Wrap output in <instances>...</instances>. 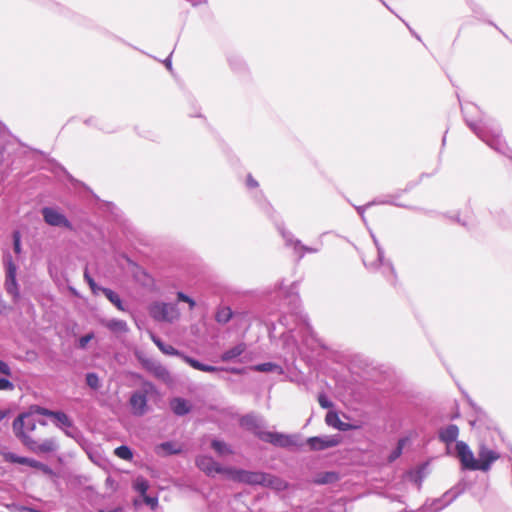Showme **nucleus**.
Here are the masks:
<instances>
[{
	"label": "nucleus",
	"instance_id": "18",
	"mask_svg": "<svg viewBox=\"0 0 512 512\" xmlns=\"http://www.w3.org/2000/svg\"><path fill=\"white\" fill-rule=\"evenodd\" d=\"M246 351L245 343H238L234 347L226 350L221 355V360L223 362H242L240 357Z\"/></svg>",
	"mask_w": 512,
	"mask_h": 512
},
{
	"label": "nucleus",
	"instance_id": "32",
	"mask_svg": "<svg viewBox=\"0 0 512 512\" xmlns=\"http://www.w3.org/2000/svg\"><path fill=\"white\" fill-rule=\"evenodd\" d=\"M338 480V475L335 472H325L319 475L315 482L318 484H328Z\"/></svg>",
	"mask_w": 512,
	"mask_h": 512
},
{
	"label": "nucleus",
	"instance_id": "29",
	"mask_svg": "<svg viewBox=\"0 0 512 512\" xmlns=\"http://www.w3.org/2000/svg\"><path fill=\"white\" fill-rule=\"evenodd\" d=\"M133 487L142 496L146 494L149 488V483L144 477L138 476L133 482Z\"/></svg>",
	"mask_w": 512,
	"mask_h": 512
},
{
	"label": "nucleus",
	"instance_id": "26",
	"mask_svg": "<svg viewBox=\"0 0 512 512\" xmlns=\"http://www.w3.org/2000/svg\"><path fill=\"white\" fill-rule=\"evenodd\" d=\"M457 494L455 492L449 491L446 494H444L442 499L436 500L434 504V511H438L448 505L450 502H452L456 498Z\"/></svg>",
	"mask_w": 512,
	"mask_h": 512
},
{
	"label": "nucleus",
	"instance_id": "9",
	"mask_svg": "<svg viewBox=\"0 0 512 512\" xmlns=\"http://www.w3.org/2000/svg\"><path fill=\"white\" fill-rule=\"evenodd\" d=\"M477 455L478 466H476V468H478L479 471L484 472L490 470L492 464L500 458V453L497 450L490 448L484 442L480 443Z\"/></svg>",
	"mask_w": 512,
	"mask_h": 512
},
{
	"label": "nucleus",
	"instance_id": "34",
	"mask_svg": "<svg viewBox=\"0 0 512 512\" xmlns=\"http://www.w3.org/2000/svg\"><path fill=\"white\" fill-rule=\"evenodd\" d=\"M325 421L328 426H331L333 428H337V426L340 424L341 420L338 416V414L334 411H329L326 414Z\"/></svg>",
	"mask_w": 512,
	"mask_h": 512
},
{
	"label": "nucleus",
	"instance_id": "30",
	"mask_svg": "<svg viewBox=\"0 0 512 512\" xmlns=\"http://www.w3.org/2000/svg\"><path fill=\"white\" fill-rule=\"evenodd\" d=\"M232 318V311L229 307H222L216 313V321L221 324L227 323Z\"/></svg>",
	"mask_w": 512,
	"mask_h": 512
},
{
	"label": "nucleus",
	"instance_id": "15",
	"mask_svg": "<svg viewBox=\"0 0 512 512\" xmlns=\"http://www.w3.org/2000/svg\"><path fill=\"white\" fill-rule=\"evenodd\" d=\"M281 234L285 240L287 246H290L294 249L295 253L299 254V257L302 258L305 253H317L319 248L308 247L298 239H294L291 232L281 231Z\"/></svg>",
	"mask_w": 512,
	"mask_h": 512
},
{
	"label": "nucleus",
	"instance_id": "7",
	"mask_svg": "<svg viewBox=\"0 0 512 512\" xmlns=\"http://www.w3.org/2000/svg\"><path fill=\"white\" fill-rule=\"evenodd\" d=\"M267 473L253 472L242 469H228L227 477L241 483L249 485H264Z\"/></svg>",
	"mask_w": 512,
	"mask_h": 512
},
{
	"label": "nucleus",
	"instance_id": "8",
	"mask_svg": "<svg viewBox=\"0 0 512 512\" xmlns=\"http://www.w3.org/2000/svg\"><path fill=\"white\" fill-rule=\"evenodd\" d=\"M258 437L264 442H268L275 446L283 448L299 445L298 438L295 435H287L278 432L264 431L259 432Z\"/></svg>",
	"mask_w": 512,
	"mask_h": 512
},
{
	"label": "nucleus",
	"instance_id": "57",
	"mask_svg": "<svg viewBox=\"0 0 512 512\" xmlns=\"http://www.w3.org/2000/svg\"><path fill=\"white\" fill-rule=\"evenodd\" d=\"M4 418V414L0 411V421Z\"/></svg>",
	"mask_w": 512,
	"mask_h": 512
},
{
	"label": "nucleus",
	"instance_id": "2",
	"mask_svg": "<svg viewBox=\"0 0 512 512\" xmlns=\"http://www.w3.org/2000/svg\"><path fill=\"white\" fill-rule=\"evenodd\" d=\"M151 339L155 343V345L161 350L162 353L170 356H178L194 369L209 373H213L214 371L219 370V368H217L216 366L203 364L198 360L183 354L179 350L175 349L173 346L163 343L161 339L156 337L155 335H152Z\"/></svg>",
	"mask_w": 512,
	"mask_h": 512
},
{
	"label": "nucleus",
	"instance_id": "39",
	"mask_svg": "<svg viewBox=\"0 0 512 512\" xmlns=\"http://www.w3.org/2000/svg\"><path fill=\"white\" fill-rule=\"evenodd\" d=\"M93 337H94L93 333H89V334L82 336L79 339V347L85 348L87 346V344L93 339Z\"/></svg>",
	"mask_w": 512,
	"mask_h": 512
},
{
	"label": "nucleus",
	"instance_id": "22",
	"mask_svg": "<svg viewBox=\"0 0 512 512\" xmlns=\"http://www.w3.org/2000/svg\"><path fill=\"white\" fill-rule=\"evenodd\" d=\"M373 242L377 248L378 261L380 262L382 268L384 269V273L388 272L391 276H394V268L389 261H385L384 259V250L380 247L379 242L375 235L372 234Z\"/></svg>",
	"mask_w": 512,
	"mask_h": 512
},
{
	"label": "nucleus",
	"instance_id": "31",
	"mask_svg": "<svg viewBox=\"0 0 512 512\" xmlns=\"http://www.w3.org/2000/svg\"><path fill=\"white\" fill-rule=\"evenodd\" d=\"M211 446L221 456L232 453L229 446L223 441L213 440Z\"/></svg>",
	"mask_w": 512,
	"mask_h": 512
},
{
	"label": "nucleus",
	"instance_id": "11",
	"mask_svg": "<svg viewBox=\"0 0 512 512\" xmlns=\"http://www.w3.org/2000/svg\"><path fill=\"white\" fill-rule=\"evenodd\" d=\"M456 452L464 469L478 470V468H476V466H478L477 458L474 457L473 452L465 442H456Z\"/></svg>",
	"mask_w": 512,
	"mask_h": 512
},
{
	"label": "nucleus",
	"instance_id": "33",
	"mask_svg": "<svg viewBox=\"0 0 512 512\" xmlns=\"http://www.w3.org/2000/svg\"><path fill=\"white\" fill-rule=\"evenodd\" d=\"M115 455L123 460H131L133 453L128 446L122 445L115 449Z\"/></svg>",
	"mask_w": 512,
	"mask_h": 512
},
{
	"label": "nucleus",
	"instance_id": "50",
	"mask_svg": "<svg viewBox=\"0 0 512 512\" xmlns=\"http://www.w3.org/2000/svg\"><path fill=\"white\" fill-rule=\"evenodd\" d=\"M142 275L145 277V281L143 282V285L148 286L152 282L151 277L149 275H147L145 272H142Z\"/></svg>",
	"mask_w": 512,
	"mask_h": 512
},
{
	"label": "nucleus",
	"instance_id": "12",
	"mask_svg": "<svg viewBox=\"0 0 512 512\" xmlns=\"http://www.w3.org/2000/svg\"><path fill=\"white\" fill-rule=\"evenodd\" d=\"M340 442V435L316 436L307 439V444L309 445L310 449L315 451L335 447L339 445Z\"/></svg>",
	"mask_w": 512,
	"mask_h": 512
},
{
	"label": "nucleus",
	"instance_id": "54",
	"mask_svg": "<svg viewBox=\"0 0 512 512\" xmlns=\"http://www.w3.org/2000/svg\"><path fill=\"white\" fill-rule=\"evenodd\" d=\"M99 512H123L121 508H115L113 510H100Z\"/></svg>",
	"mask_w": 512,
	"mask_h": 512
},
{
	"label": "nucleus",
	"instance_id": "6",
	"mask_svg": "<svg viewBox=\"0 0 512 512\" xmlns=\"http://www.w3.org/2000/svg\"><path fill=\"white\" fill-rule=\"evenodd\" d=\"M4 263L6 267L5 290L13 298V301L17 302L20 298L19 285L16 280L17 267L13 263L11 255L5 256Z\"/></svg>",
	"mask_w": 512,
	"mask_h": 512
},
{
	"label": "nucleus",
	"instance_id": "21",
	"mask_svg": "<svg viewBox=\"0 0 512 512\" xmlns=\"http://www.w3.org/2000/svg\"><path fill=\"white\" fill-rule=\"evenodd\" d=\"M172 411L178 415L183 416L189 413L191 406L189 402L183 398H174L170 403Z\"/></svg>",
	"mask_w": 512,
	"mask_h": 512
},
{
	"label": "nucleus",
	"instance_id": "44",
	"mask_svg": "<svg viewBox=\"0 0 512 512\" xmlns=\"http://www.w3.org/2000/svg\"><path fill=\"white\" fill-rule=\"evenodd\" d=\"M0 373L9 375L10 374V367L7 363L0 361Z\"/></svg>",
	"mask_w": 512,
	"mask_h": 512
},
{
	"label": "nucleus",
	"instance_id": "58",
	"mask_svg": "<svg viewBox=\"0 0 512 512\" xmlns=\"http://www.w3.org/2000/svg\"><path fill=\"white\" fill-rule=\"evenodd\" d=\"M134 504H135V505H139V501H138V500H135V501H134Z\"/></svg>",
	"mask_w": 512,
	"mask_h": 512
},
{
	"label": "nucleus",
	"instance_id": "10",
	"mask_svg": "<svg viewBox=\"0 0 512 512\" xmlns=\"http://www.w3.org/2000/svg\"><path fill=\"white\" fill-rule=\"evenodd\" d=\"M36 428V422L30 415H20L13 421V431L25 445V438Z\"/></svg>",
	"mask_w": 512,
	"mask_h": 512
},
{
	"label": "nucleus",
	"instance_id": "24",
	"mask_svg": "<svg viewBox=\"0 0 512 512\" xmlns=\"http://www.w3.org/2000/svg\"><path fill=\"white\" fill-rule=\"evenodd\" d=\"M263 486L270 487L277 491H283L288 487V484L286 481H284L283 479H281L279 477H276V476H273L270 474H266V478H265Z\"/></svg>",
	"mask_w": 512,
	"mask_h": 512
},
{
	"label": "nucleus",
	"instance_id": "17",
	"mask_svg": "<svg viewBox=\"0 0 512 512\" xmlns=\"http://www.w3.org/2000/svg\"><path fill=\"white\" fill-rule=\"evenodd\" d=\"M25 445L34 452L48 453L58 449V444L54 439H46L41 443L36 442L31 437L25 438Z\"/></svg>",
	"mask_w": 512,
	"mask_h": 512
},
{
	"label": "nucleus",
	"instance_id": "27",
	"mask_svg": "<svg viewBox=\"0 0 512 512\" xmlns=\"http://www.w3.org/2000/svg\"><path fill=\"white\" fill-rule=\"evenodd\" d=\"M102 293L107 297V299L117 307L120 311H125V308L122 305V301L118 294H116L111 289H103Z\"/></svg>",
	"mask_w": 512,
	"mask_h": 512
},
{
	"label": "nucleus",
	"instance_id": "43",
	"mask_svg": "<svg viewBox=\"0 0 512 512\" xmlns=\"http://www.w3.org/2000/svg\"><path fill=\"white\" fill-rule=\"evenodd\" d=\"M60 411H52L47 408H41L39 410V413L43 416H47L52 419V421L55 419V415H58Z\"/></svg>",
	"mask_w": 512,
	"mask_h": 512
},
{
	"label": "nucleus",
	"instance_id": "1",
	"mask_svg": "<svg viewBox=\"0 0 512 512\" xmlns=\"http://www.w3.org/2000/svg\"><path fill=\"white\" fill-rule=\"evenodd\" d=\"M477 110L478 108L474 104H466L462 107L467 125L492 149L510 157V150L501 138L499 127L492 120L484 118L480 112L476 119L470 117V114Z\"/></svg>",
	"mask_w": 512,
	"mask_h": 512
},
{
	"label": "nucleus",
	"instance_id": "45",
	"mask_svg": "<svg viewBox=\"0 0 512 512\" xmlns=\"http://www.w3.org/2000/svg\"><path fill=\"white\" fill-rule=\"evenodd\" d=\"M11 308L0 298V314H6Z\"/></svg>",
	"mask_w": 512,
	"mask_h": 512
},
{
	"label": "nucleus",
	"instance_id": "37",
	"mask_svg": "<svg viewBox=\"0 0 512 512\" xmlns=\"http://www.w3.org/2000/svg\"><path fill=\"white\" fill-rule=\"evenodd\" d=\"M142 500L143 502L150 506L151 509H155L158 505V498L157 497H151V496H148L146 494L142 495Z\"/></svg>",
	"mask_w": 512,
	"mask_h": 512
},
{
	"label": "nucleus",
	"instance_id": "14",
	"mask_svg": "<svg viewBox=\"0 0 512 512\" xmlns=\"http://www.w3.org/2000/svg\"><path fill=\"white\" fill-rule=\"evenodd\" d=\"M45 222L54 227L71 228L68 219L57 209L51 207H44L41 211Z\"/></svg>",
	"mask_w": 512,
	"mask_h": 512
},
{
	"label": "nucleus",
	"instance_id": "46",
	"mask_svg": "<svg viewBox=\"0 0 512 512\" xmlns=\"http://www.w3.org/2000/svg\"><path fill=\"white\" fill-rule=\"evenodd\" d=\"M247 186L250 188H256L258 187V182L252 176L249 175L247 177Z\"/></svg>",
	"mask_w": 512,
	"mask_h": 512
},
{
	"label": "nucleus",
	"instance_id": "5",
	"mask_svg": "<svg viewBox=\"0 0 512 512\" xmlns=\"http://www.w3.org/2000/svg\"><path fill=\"white\" fill-rule=\"evenodd\" d=\"M155 391V387L150 382H144L141 391L134 392L130 397V405L133 414L142 416L147 411V395Z\"/></svg>",
	"mask_w": 512,
	"mask_h": 512
},
{
	"label": "nucleus",
	"instance_id": "41",
	"mask_svg": "<svg viewBox=\"0 0 512 512\" xmlns=\"http://www.w3.org/2000/svg\"><path fill=\"white\" fill-rule=\"evenodd\" d=\"M14 385L6 378H0V390H13Z\"/></svg>",
	"mask_w": 512,
	"mask_h": 512
},
{
	"label": "nucleus",
	"instance_id": "19",
	"mask_svg": "<svg viewBox=\"0 0 512 512\" xmlns=\"http://www.w3.org/2000/svg\"><path fill=\"white\" fill-rule=\"evenodd\" d=\"M101 324L104 325L114 334H124L128 332V325L124 320L120 319H107L102 320Z\"/></svg>",
	"mask_w": 512,
	"mask_h": 512
},
{
	"label": "nucleus",
	"instance_id": "25",
	"mask_svg": "<svg viewBox=\"0 0 512 512\" xmlns=\"http://www.w3.org/2000/svg\"><path fill=\"white\" fill-rule=\"evenodd\" d=\"M254 370L259 372H277L279 374L283 373L282 367L272 362L258 364L254 367Z\"/></svg>",
	"mask_w": 512,
	"mask_h": 512
},
{
	"label": "nucleus",
	"instance_id": "38",
	"mask_svg": "<svg viewBox=\"0 0 512 512\" xmlns=\"http://www.w3.org/2000/svg\"><path fill=\"white\" fill-rule=\"evenodd\" d=\"M177 298L179 301L188 303L190 309H193L196 305L195 301L192 298H190L188 295L184 294L183 292H178Z\"/></svg>",
	"mask_w": 512,
	"mask_h": 512
},
{
	"label": "nucleus",
	"instance_id": "56",
	"mask_svg": "<svg viewBox=\"0 0 512 512\" xmlns=\"http://www.w3.org/2000/svg\"><path fill=\"white\" fill-rule=\"evenodd\" d=\"M162 447H163L164 449H170V447H171V443H164V444H162Z\"/></svg>",
	"mask_w": 512,
	"mask_h": 512
},
{
	"label": "nucleus",
	"instance_id": "51",
	"mask_svg": "<svg viewBox=\"0 0 512 512\" xmlns=\"http://www.w3.org/2000/svg\"><path fill=\"white\" fill-rule=\"evenodd\" d=\"M103 289H105V288L98 286L96 283H95V287L91 288V290L94 294H98L99 292H102Z\"/></svg>",
	"mask_w": 512,
	"mask_h": 512
},
{
	"label": "nucleus",
	"instance_id": "47",
	"mask_svg": "<svg viewBox=\"0 0 512 512\" xmlns=\"http://www.w3.org/2000/svg\"><path fill=\"white\" fill-rule=\"evenodd\" d=\"M84 278L87 281V283L89 284L90 288L95 287V281L93 280V278L89 275V273L87 271H85V273H84Z\"/></svg>",
	"mask_w": 512,
	"mask_h": 512
},
{
	"label": "nucleus",
	"instance_id": "4",
	"mask_svg": "<svg viewBox=\"0 0 512 512\" xmlns=\"http://www.w3.org/2000/svg\"><path fill=\"white\" fill-rule=\"evenodd\" d=\"M150 316L158 322L172 323L176 321L180 312L176 304L155 301L149 306Z\"/></svg>",
	"mask_w": 512,
	"mask_h": 512
},
{
	"label": "nucleus",
	"instance_id": "53",
	"mask_svg": "<svg viewBox=\"0 0 512 512\" xmlns=\"http://www.w3.org/2000/svg\"><path fill=\"white\" fill-rule=\"evenodd\" d=\"M164 64L165 66L167 67L168 70H172V64H171V59L170 57H168L165 61H164Z\"/></svg>",
	"mask_w": 512,
	"mask_h": 512
},
{
	"label": "nucleus",
	"instance_id": "40",
	"mask_svg": "<svg viewBox=\"0 0 512 512\" xmlns=\"http://www.w3.org/2000/svg\"><path fill=\"white\" fill-rule=\"evenodd\" d=\"M14 251L19 254L21 251V241L19 232H15L13 235Z\"/></svg>",
	"mask_w": 512,
	"mask_h": 512
},
{
	"label": "nucleus",
	"instance_id": "42",
	"mask_svg": "<svg viewBox=\"0 0 512 512\" xmlns=\"http://www.w3.org/2000/svg\"><path fill=\"white\" fill-rule=\"evenodd\" d=\"M318 402L322 408H330L332 402L323 394L319 395Z\"/></svg>",
	"mask_w": 512,
	"mask_h": 512
},
{
	"label": "nucleus",
	"instance_id": "23",
	"mask_svg": "<svg viewBox=\"0 0 512 512\" xmlns=\"http://www.w3.org/2000/svg\"><path fill=\"white\" fill-rule=\"evenodd\" d=\"M240 423L243 427L254 430L262 426L263 420L255 414H248L241 418Z\"/></svg>",
	"mask_w": 512,
	"mask_h": 512
},
{
	"label": "nucleus",
	"instance_id": "52",
	"mask_svg": "<svg viewBox=\"0 0 512 512\" xmlns=\"http://www.w3.org/2000/svg\"><path fill=\"white\" fill-rule=\"evenodd\" d=\"M218 368H219V371H229L231 373H239L240 372V370L236 369V368H231V369H225V368H221V367H218ZM216 372H218V370Z\"/></svg>",
	"mask_w": 512,
	"mask_h": 512
},
{
	"label": "nucleus",
	"instance_id": "3",
	"mask_svg": "<svg viewBox=\"0 0 512 512\" xmlns=\"http://www.w3.org/2000/svg\"><path fill=\"white\" fill-rule=\"evenodd\" d=\"M53 423L56 427L61 429L66 436L74 439L83 449H87L89 446L88 440L83 436L81 431L74 425L72 419L60 411L58 415H55Z\"/></svg>",
	"mask_w": 512,
	"mask_h": 512
},
{
	"label": "nucleus",
	"instance_id": "16",
	"mask_svg": "<svg viewBox=\"0 0 512 512\" xmlns=\"http://www.w3.org/2000/svg\"><path fill=\"white\" fill-rule=\"evenodd\" d=\"M142 364L144 368L151 372L156 378L164 382L171 380L169 371L159 362L153 359H143Z\"/></svg>",
	"mask_w": 512,
	"mask_h": 512
},
{
	"label": "nucleus",
	"instance_id": "36",
	"mask_svg": "<svg viewBox=\"0 0 512 512\" xmlns=\"http://www.w3.org/2000/svg\"><path fill=\"white\" fill-rule=\"evenodd\" d=\"M404 442H405V440H403V439L398 442L397 447L394 449V451L389 456V460L390 461H394L395 459H397L401 455L402 449H403V446H404Z\"/></svg>",
	"mask_w": 512,
	"mask_h": 512
},
{
	"label": "nucleus",
	"instance_id": "28",
	"mask_svg": "<svg viewBox=\"0 0 512 512\" xmlns=\"http://www.w3.org/2000/svg\"><path fill=\"white\" fill-rule=\"evenodd\" d=\"M12 460L16 463L25 464L30 467L40 468L43 470L48 469L44 464H42L41 462L34 460V459H30V458H26V457H12Z\"/></svg>",
	"mask_w": 512,
	"mask_h": 512
},
{
	"label": "nucleus",
	"instance_id": "48",
	"mask_svg": "<svg viewBox=\"0 0 512 512\" xmlns=\"http://www.w3.org/2000/svg\"><path fill=\"white\" fill-rule=\"evenodd\" d=\"M351 428H352V426L350 424L344 423L341 421L336 429H338L340 431H347V430H350Z\"/></svg>",
	"mask_w": 512,
	"mask_h": 512
},
{
	"label": "nucleus",
	"instance_id": "55",
	"mask_svg": "<svg viewBox=\"0 0 512 512\" xmlns=\"http://www.w3.org/2000/svg\"><path fill=\"white\" fill-rule=\"evenodd\" d=\"M406 26L409 28V30L411 31V33L418 39V40H421L420 39V36L418 34H416L410 27L408 24H406Z\"/></svg>",
	"mask_w": 512,
	"mask_h": 512
},
{
	"label": "nucleus",
	"instance_id": "49",
	"mask_svg": "<svg viewBox=\"0 0 512 512\" xmlns=\"http://www.w3.org/2000/svg\"><path fill=\"white\" fill-rule=\"evenodd\" d=\"M370 204L366 205V206H359V207H356L357 209V212L358 214L361 216L362 220L365 221V217H364V210L366 207H368Z\"/></svg>",
	"mask_w": 512,
	"mask_h": 512
},
{
	"label": "nucleus",
	"instance_id": "35",
	"mask_svg": "<svg viewBox=\"0 0 512 512\" xmlns=\"http://www.w3.org/2000/svg\"><path fill=\"white\" fill-rule=\"evenodd\" d=\"M86 383L92 389H98L100 387L99 377L95 373H88L86 375Z\"/></svg>",
	"mask_w": 512,
	"mask_h": 512
},
{
	"label": "nucleus",
	"instance_id": "13",
	"mask_svg": "<svg viewBox=\"0 0 512 512\" xmlns=\"http://www.w3.org/2000/svg\"><path fill=\"white\" fill-rule=\"evenodd\" d=\"M197 467L202 470L208 476H213L214 474H225L227 476V470L229 468L222 467L216 461L213 460L210 456H199L196 459Z\"/></svg>",
	"mask_w": 512,
	"mask_h": 512
},
{
	"label": "nucleus",
	"instance_id": "20",
	"mask_svg": "<svg viewBox=\"0 0 512 512\" xmlns=\"http://www.w3.org/2000/svg\"><path fill=\"white\" fill-rule=\"evenodd\" d=\"M459 435V429L455 424H450L439 430V438L447 445L456 441Z\"/></svg>",
	"mask_w": 512,
	"mask_h": 512
}]
</instances>
